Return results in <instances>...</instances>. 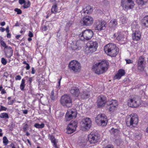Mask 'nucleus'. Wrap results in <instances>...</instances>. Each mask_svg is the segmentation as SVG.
Listing matches in <instances>:
<instances>
[{
    "mask_svg": "<svg viewBox=\"0 0 148 148\" xmlns=\"http://www.w3.org/2000/svg\"><path fill=\"white\" fill-rule=\"evenodd\" d=\"M108 66V63L106 60H99L92 67V71L96 74L99 75L106 71Z\"/></svg>",
    "mask_w": 148,
    "mask_h": 148,
    "instance_id": "nucleus-1",
    "label": "nucleus"
},
{
    "mask_svg": "<svg viewBox=\"0 0 148 148\" xmlns=\"http://www.w3.org/2000/svg\"><path fill=\"white\" fill-rule=\"evenodd\" d=\"M106 53L111 57H115L118 54L119 50L115 45L110 43L106 45L104 48Z\"/></svg>",
    "mask_w": 148,
    "mask_h": 148,
    "instance_id": "nucleus-2",
    "label": "nucleus"
},
{
    "mask_svg": "<svg viewBox=\"0 0 148 148\" xmlns=\"http://www.w3.org/2000/svg\"><path fill=\"white\" fill-rule=\"evenodd\" d=\"M138 117L136 114L132 113L127 116L126 123L129 127H135L138 122Z\"/></svg>",
    "mask_w": 148,
    "mask_h": 148,
    "instance_id": "nucleus-3",
    "label": "nucleus"
},
{
    "mask_svg": "<svg viewBox=\"0 0 148 148\" xmlns=\"http://www.w3.org/2000/svg\"><path fill=\"white\" fill-rule=\"evenodd\" d=\"M93 35V31L91 29H86L83 31L79 35L80 39L82 41L90 39Z\"/></svg>",
    "mask_w": 148,
    "mask_h": 148,
    "instance_id": "nucleus-4",
    "label": "nucleus"
},
{
    "mask_svg": "<svg viewBox=\"0 0 148 148\" xmlns=\"http://www.w3.org/2000/svg\"><path fill=\"white\" fill-rule=\"evenodd\" d=\"M95 121L99 126H106L107 124V117L104 114H99L95 118Z\"/></svg>",
    "mask_w": 148,
    "mask_h": 148,
    "instance_id": "nucleus-5",
    "label": "nucleus"
},
{
    "mask_svg": "<svg viewBox=\"0 0 148 148\" xmlns=\"http://www.w3.org/2000/svg\"><path fill=\"white\" fill-rule=\"evenodd\" d=\"M127 103L129 107L134 108L137 107L140 104L138 97L136 96L131 97L128 100Z\"/></svg>",
    "mask_w": 148,
    "mask_h": 148,
    "instance_id": "nucleus-6",
    "label": "nucleus"
},
{
    "mask_svg": "<svg viewBox=\"0 0 148 148\" xmlns=\"http://www.w3.org/2000/svg\"><path fill=\"white\" fill-rule=\"evenodd\" d=\"M77 110L75 109H69L68 110L65 115L64 121H68L71 120L75 118L77 116Z\"/></svg>",
    "mask_w": 148,
    "mask_h": 148,
    "instance_id": "nucleus-7",
    "label": "nucleus"
},
{
    "mask_svg": "<svg viewBox=\"0 0 148 148\" xmlns=\"http://www.w3.org/2000/svg\"><path fill=\"white\" fill-rule=\"evenodd\" d=\"M87 46L86 49L88 51V53H92L97 50L98 43L96 41H90L87 43Z\"/></svg>",
    "mask_w": 148,
    "mask_h": 148,
    "instance_id": "nucleus-8",
    "label": "nucleus"
},
{
    "mask_svg": "<svg viewBox=\"0 0 148 148\" xmlns=\"http://www.w3.org/2000/svg\"><path fill=\"white\" fill-rule=\"evenodd\" d=\"M61 102L62 105L70 107L72 105V99L71 97L67 95H65L62 97Z\"/></svg>",
    "mask_w": 148,
    "mask_h": 148,
    "instance_id": "nucleus-9",
    "label": "nucleus"
},
{
    "mask_svg": "<svg viewBox=\"0 0 148 148\" xmlns=\"http://www.w3.org/2000/svg\"><path fill=\"white\" fill-rule=\"evenodd\" d=\"M88 140L91 144H95L100 139L99 134L96 132H92L88 135Z\"/></svg>",
    "mask_w": 148,
    "mask_h": 148,
    "instance_id": "nucleus-10",
    "label": "nucleus"
},
{
    "mask_svg": "<svg viewBox=\"0 0 148 148\" xmlns=\"http://www.w3.org/2000/svg\"><path fill=\"white\" fill-rule=\"evenodd\" d=\"M69 66L70 70L75 72L79 71L81 68L80 63L75 60L71 61L69 63Z\"/></svg>",
    "mask_w": 148,
    "mask_h": 148,
    "instance_id": "nucleus-11",
    "label": "nucleus"
},
{
    "mask_svg": "<svg viewBox=\"0 0 148 148\" xmlns=\"http://www.w3.org/2000/svg\"><path fill=\"white\" fill-rule=\"evenodd\" d=\"M121 5L124 10L131 9L134 7V3L132 0H121Z\"/></svg>",
    "mask_w": 148,
    "mask_h": 148,
    "instance_id": "nucleus-12",
    "label": "nucleus"
},
{
    "mask_svg": "<svg viewBox=\"0 0 148 148\" xmlns=\"http://www.w3.org/2000/svg\"><path fill=\"white\" fill-rule=\"evenodd\" d=\"M94 20L92 17L89 16H86L81 19L80 23L83 25L89 26L93 23Z\"/></svg>",
    "mask_w": 148,
    "mask_h": 148,
    "instance_id": "nucleus-13",
    "label": "nucleus"
},
{
    "mask_svg": "<svg viewBox=\"0 0 148 148\" xmlns=\"http://www.w3.org/2000/svg\"><path fill=\"white\" fill-rule=\"evenodd\" d=\"M95 29L99 31L104 30L106 28V23L103 20L98 19L95 21Z\"/></svg>",
    "mask_w": 148,
    "mask_h": 148,
    "instance_id": "nucleus-14",
    "label": "nucleus"
},
{
    "mask_svg": "<svg viewBox=\"0 0 148 148\" xmlns=\"http://www.w3.org/2000/svg\"><path fill=\"white\" fill-rule=\"evenodd\" d=\"M77 124V121H71L67 127V133L70 134L73 132L76 129Z\"/></svg>",
    "mask_w": 148,
    "mask_h": 148,
    "instance_id": "nucleus-15",
    "label": "nucleus"
},
{
    "mask_svg": "<svg viewBox=\"0 0 148 148\" xmlns=\"http://www.w3.org/2000/svg\"><path fill=\"white\" fill-rule=\"evenodd\" d=\"M81 126L85 129H89L91 126L92 122L89 118H86L83 119L81 122Z\"/></svg>",
    "mask_w": 148,
    "mask_h": 148,
    "instance_id": "nucleus-16",
    "label": "nucleus"
},
{
    "mask_svg": "<svg viewBox=\"0 0 148 148\" xmlns=\"http://www.w3.org/2000/svg\"><path fill=\"white\" fill-rule=\"evenodd\" d=\"M118 105L117 101L116 100H109L107 103L108 108L111 111H113Z\"/></svg>",
    "mask_w": 148,
    "mask_h": 148,
    "instance_id": "nucleus-17",
    "label": "nucleus"
},
{
    "mask_svg": "<svg viewBox=\"0 0 148 148\" xmlns=\"http://www.w3.org/2000/svg\"><path fill=\"white\" fill-rule=\"evenodd\" d=\"M106 98L105 96L101 95L98 97L97 103L99 107L104 106L106 102Z\"/></svg>",
    "mask_w": 148,
    "mask_h": 148,
    "instance_id": "nucleus-18",
    "label": "nucleus"
},
{
    "mask_svg": "<svg viewBox=\"0 0 148 148\" xmlns=\"http://www.w3.org/2000/svg\"><path fill=\"white\" fill-rule=\"evenodd\" d=\"M145 63L146 61L145 60V58L142 56H140L138 59L137 63L138 69L140 71L143 70Z\"/></svg>",
    "mask_w": 148,
    "mask_h": 148,
    "instance_id": "nucleus-19",
    "label": "nucleus"
},
{
    "mask_svg": "<svg viewBox=\"0 0 148 148\" xmlns=\"http://www.w3.org/2000/svg\"><path fill=\"white\" fill-rule=\"evenodd\" d=\"M71 94L73 96L77 97L80 95L79 89L77 87H72L70 90Z\"/></svg>",
    "mask_w": 148,
    "mask_h": 148,
    "instance_id": "nucleus-20",
    "label": "nucleus"
},
{
    "mask_svg": "<svg viewBox=\"0 0 148 148\" xmlns=\"http://www.w3.org/2000/svg\"><path fill=\"white\" fill-rule=\"evenodd\" d=\"M141 33L139 31H136L132 34V38L134 40H139L141 38Z\"/></svg>",
    "mask_w": 148,
    "mask_h": 148,
    "instance_id": "nucleus-21",
    "label": "nucleus"
},
{
    "mask_svg": "<svg viewBox=\"0 0 148 148\" xmlns=\"http://www.w3.org/2000/svg\"><path fill=\"white\" fill-rule=\"evenodd\" d=\"M90 92L86 90H83L80 94V96L82 99H86L88 97Z\"/></svg>",
    "mask_w": 148,
    "mask_h": 148,
    "instance_id": "nucleus-22",
    "label": "nucleus"
},
{
    "mask_svg": "<svg viewBox=\"0 0 148 148\" xmlns=\"http://www.w3.org/2000/svg\"><path fill=\"white\" fill-rule=\"evenodd\" d=\"M92 11V9L90 6L88 5L82 11V13H84L87 14H90Z\"/></svg>",
    "mask_w": 148,
    "mask_h": 148,
    "instance_id": "nucleus-23",
    "label": "nucleus"
},
{
    "mask_svg": "<svg viewBox=\"0 0 148 148\" xmlns=\"http://www.w3.org/2000/svg\"><path fill=\"white\" fill-rule=\"evenodd\" d=\"M8 49L5 52V54L7 57L10 58L12 55L13 51L10 47H8Z\"/></svg>",
    "mask_w": 148,
    "mask_h": 148,
    "instance_id": "nucleus-24",
    "label": "nucleus"
},
{
    "mask_svg": "<svg viewBox=\"0 0 148 148\" xmlns=\"http://www.w3.org/2000/svg\"><path fill=\"white\" fill-rule=\"evenodd\" d=\"M110 132L112 135H114V136H117L119 134V131L117 129L112 128L110 130Z\"/></svg>",
    "mask_w": 148,
    "mask_h": 148,
    "instance_id": "nucleus-25",
    "label": "nucleus"
},
{
    "mask_svg": "<svg viewBox=\"0 0 148 148\" xmlns=\"http://www.w3.org/2000/svg\"><path fill=\"white\" fill-rule=\"evenodd\" d=\"M142 24L143 26L148 27V15L144 17Z\"/></svg>",
    "mask_w": 148,
    "mask_h": 148,
    "instance_id": "nucleus-26",
    "label": "nucleus"
},
{
    "mask_svg": "<svg viewBox=\"0 0 148 148\" xmlns=\"http://www.w3.org/2000/svg\"><path fill=\"white\" fill-rule=\"evenodd\" d=\"M25 80L24 79H22L21 84L20 85V89L22 91H24L25 90L24 88L25 86Z\"/></svg>",
    "mask_w": 148,
    "mask_h": 148,
    "instance_id": "nucleus-27",
    "label": "nucleus"
},
{
    "mask_svg": "<svg viewBox=\"0 0 148 148\" xmlns=\"http://www.w3.org/2000/svg\"><path fill=\"white\" fill-rule=\"evenodd\" d=\"M117 36L116 39L118 41H122L123 40V36L122 34L121 33H118L117 34Z\"/></svg>",
    "mask_w": 148,
    "mask_h": 148,
    "instance_id": "nucleus-28",
    "label": "nucleus"
},
{
    "mask_svg": "<svg viewBox=\"0 0 148 148\" xmlns=\"http://www.w3.org/2000/svg\"><path fill=\"white\" fill-rule=\"evenodd\" d=\"M58 12V8L56 4L52 6L51 10V12L52 13H56Z\"/></svg>",
    "mask_w": 148,
    "mask_h": 148,
    "instance_id": "nucleus-29",
    "label": "nucleus"
},
{
    "mask_svg": "<svg viewBox=\"0 0 148 148\" xmlns=\"http://www.w3.org/2000/svg\"><path fill=\"white\" fill-rule=\"evenodd\" d=\"M117 25V22L115 20H112L109 23V25L111 27H115Z\"/></svg>",
    "mask_w": 148,
    "mask_h": 148,
    "instance_id": "nucleus-30",
    "label": "nucleus"
},
{
    "mask_svg": "<svg viewBox=\"0 0 148 148\" xmlns=\"http://www.w3.org/2000/svg\"><path fill=\"white\" fill-rule=\"evenodd\" d=\"M45 124L43 123H42L40 124L38 123H36L34 125V126L38 129L43 128L44 127Z\"/></svg>",
    "mask_w": 148,
    "mask_h": 148,
    "instance_id": "nucleus-31",
    "label": "nucleus"
},
{
    "mask_svg": "<svg viewBox=\"0 0 148 148\" xmlns=\"http://www.w3.org/2000/svg\"><path fill=\"white\" fill-rule=\"evenodd\" d=\"M147 0H136V3L140 5H143L147 2Z\"/></svg>",
    "mask_w": 148,
    "mask_h": 148,
    "instance_id": "nucleus-32",
    "label": "nucleus"
},
{
    "mask_svg": "<svg viewBox=\"0 0 148 148\" xmlns=\"http://www.w3.org/2000/svg\"><path fill=\"white\" fill-rule=\"evenodd\" d=\"M57 95V92L55 93L54 90H53L51 91V94L50 97L51 99L53 100H54L56 98Z\"/></svg>",
    "mask_w": 148,
    "mask_h": 148,
    "instance_id": "nucleus-33",
    "label": "nucleus"
},
{
    "mask_svg": "<svg viewBox=\"0 0 148 148\" xmlns=\"http://www.w3.org/2000/svg\"><path fill=\"white\" fill-rule=\"evenodd\" d=\"M0 117L1 118L8 119L9 118L8 114L6 113H1L0 115Z\"/></svg>",
    "mask_w": 148,
    "mask_h": 148,
    "instance_id": "nucleus-34",
    "label": "nucleus"
},
{
    "mask_svg": "<svg viewBox=\"0 0 148 148\" xmlns=\"http://www.w3.org/2000/svg\"><path fill=\"white\" fill-rule=\"evenodd\" d=\"M30 2L29 1H28L27 2H26L25 1L23 6V7L24 8H28L30 7Z\"/></svg>",
    "mask_w": 148,
    "mask_h": 148,
    "instance_id": "nucleus-35",
    "label": "nucleus"
},
{
    "mask_svg": "<svg viewBox=\"0 0 148 148\" xmlns=\"http://www.w3.org/2000/svg\"><path fill=\"white\" fill-rule=\"evenodd\" d=\"M73 23L72 21H69L67 22L66 25V30H67L70 27Z\"/></svg>",
    "mask_w": 148,
    "mask_h": 148,
    "instance_id": "nucleus-36",
    "label": "nucleus"
},
{
    "mask_svg": "<svg viewBox=\"0 0 148 148\" xmlns=\"http://www.w3.org/2000/svg\"><path fill=\"white\" fill-rule=\"evenodd\" d=\"M3 143L5 145H7L8 143V140L5 136H4L3 138Z\"/></svg>",
    "mask_w": 148,
    "mask_h": 148,
    "instance_id": "nucleus-37",
    "label": "nucleus"
},
{
    "mask_svg": "<svg viewBox=\"0 0 148 148\" xmlns=\"http://www.w3.org/2000/svg\"><path fill=\"white\" fill-rule=\"evenodd\" d=\"M122 76L119 74L118 73H117L114 76V79H120L121 78Z\"/></svg>",
    "mask_w": 148,
    "mask_h": 148,
    "instance_id": "nucleus-38",
    "label": "nucleus"
},
{
    "mask_svg": "<svg viewBox=\"0 0 148 148\" xmlns=\"http://www.w3.org/2000/svg\"><path fill=\"white\" fill-rule=\"evenodd\" d=\"M1 45L3 47H4L5 48H8V47L6 44L3 41H1L0 42Z\"/></svg>",
    "mask_w": 148,
    "mask_h": 148,
    "instance_id": "nucleus-39",
    "label": "nucleus"
},
{
    "mask_svg": "<svg viewBox=\"0 0 148 148\" xmlns=\"http://www.w3.org/2000/svg\"><path fill=\"white\" fill-rule=\"evenodd\" d=\"M118 73L122 76H123L125 74V71L123 69H120L118 71Z\"/></svg>",
    "mask_w": 148,
    "mask_h": 148,
    "instance_id": "nucleus-40",
    "label": "nucleus"
},
{
    "mask_svg": "<svg viewBox=\"0 0 148 148\" xmlns=\"http://www.w3.org/2000/svg\"><path fill=\"white\" fill-rule=\"evenodd\" d=\"M1 62L3 65H5L7 63V61L4 58H1Z\"/></svg>",
    "mask_w": 148,
    "mask_h": 148,
    "instance_id": "nucleus-41",
    "label": "nucleus"
},
{
    "mask_svg": "<svg viewBox=\"0 0 148 148\" xmlns=\"http://www.w3.org/2000/svg\"><path fill=\"white\" fill-rule=\"evenodd\" d=\"M14 10L17 12V14H21L22 13V11L21 10L17 8H15Z\"/></svg>",
    "mask_w": 148,
    "mask_h": 148,
    "instance_id": "nucleus-42",
    "label": "nucleus"
},
{
    "mask_svg": "<svg viewBox=\"0 0 148 148\" xmlns=\"http://www.w3.org/2000/svg\"><path fill=\"white\" fill-rule=\"evenodd\" d=\"M50 139L51 142L53 143V144H54V143H56V140L53 136H51Z\"/></svg>",
    "mask_w": 148,
    "mask_h": 148,
    "instance_id": "nucleus-43",
    "label": "nucleus"
},
{
    "mask_svg": "<svg viewBox=\"0 0 148 148\" xmlns=\"http://www.w3.org/2000/svg\"><path fill=\"white\" fill-rule=\"evenodd\" d=\"M33 77H31L29 78L28 80L27 81V82L29 83V84L30 86L31 85L32 82L33 80Z\"/></svg>",
    "mask_w": 148,
    "mask_h": 148,
    "instance_id": "nucleus-44",
    "label": "nucleus"
},
{
    "mask_svg": "<svg viewBox=\"0 0 148 148\" xmlns=\"http://www.w3.org/2000/svg\"><path fill=\"white\" fill-rule=\"evenodd\" d=\"M9 74L7 72H5L4 73L3 75V77L4 79L7 78L8 76H9Z\"/></svg>",
    "mask_w": 148,
    "mask_h": 148,
    "instance_id": "nucleus-45",
    "label": "nucleus"
},
{
    "mask_svg": "<svg viewBox=\"0 0 148 148\" xmlns=\"http://www.w3.org/2000/svg\"><path fill=\"white\" fill-rule=\"evenodd\" d=\"M7 109V108L2 106H1V108H0V112L2 110L6 111Z\"/></svg>",
    "mask_w": 148,
    "mask_h": 148,
    "instance_id": "nucleus-46",
    "label": "nucleus"
},
{
    "mask_svg": "<svg viewBox=\"0 0 148 148\" xmlns=\"http://www.w3.org/2000/svg\"><path fill=\"white\" fill-rule=\"evenodd\" d=\"M62 78V77H61L60 79H59L58 81V85L57 86V88H58L59 89L60 88L61 80Z\"/></svg>",
    "mask_w": 148,
    "mask_h": 148,
    "instance_id": "nucleus-47",
    "label": "nucleus"
},
{
    "mask_svg": "<svg viewBox=\"0 0 148 148\" xmlns=\"http://www.w3.org/2000/svg\"><path fill=\"white\" fill-rule=\"evenodd\" d=\"M125 61L126 62V63L127 64H130V63H132L133 61L132 60H131L130 59H126Z\"/></svg>",
    "mask_w": 148,
    "mask_h": 148,
    "instance_id": "nucleus-48",
    "label": "nucleus"
},
{
    "mask_svg": "<svg viewBox=\"0 0 148 148\" xmlns=\"http://www.w3.org/2000/svg\"><path fill=\"white\" fill-rule=\"evenodd\" d=\"M28 128V125L26 124L23 127V129L24 131H26Z\"/></svg>",
    "mask_w": 148,
    "mask_h": 148,
    "instance_id": "nucleus-49",
    "label": "nucleus"
},
{
    "mask_svg": "<svg viewBox=\"0 0 148 148\" xmlns=\"http://www.w3.org/2000/svg\"><path fill=\"white\" fill-rule=\"evenodd\" d=\"M25 0H19V3L21 5H22L25 3Z\"/></svg>",
    "mask_w": 148,
    "mask_h": 148,
    "instance_id": "nucleus-50",
    "label": "nucleus"
},
{
    "mask_svg": "<svg viewBox=\"0 0 148 148\" xmlns=\"http://www.w3.org/2000/svg\"><path fill=\"white\" fill-rule=\"evenodd\" d=\"M28 36L30 37H32L33 36V34L31 31H29Z\"/></svg>",
    "mask_w": 148,
    "mask_h": 148,
    "instance_id": "nucleus-51",
    "label": "nucleus"
},
{
    "mask_svg": "<svg viewBox=\"0 0 148 148\" xmlns=\"http://www.w3.org/2000/svg\"><path fill=\"white\" fill-rule=\"evenodd\" d=\"M15 79L16 80H20L21 79V77L19 75H18L16 77Z\"/></svg>",
    "mask_w": 148,
    "mask_h": 148,
    "instance_id": "nucleus-52",
    "label": "nucleus"
},
{
    "mask_svg": "<svg viewBox=\"0 0 148 148\" xmlns=\"http://www.w3.org/2000/svg\"><path fill=\"white\" fill-rule=\"evenodd\" d=\"M47 26L45 25H44V27H42V30L43 31H45L47 30Z\"/></svg>",
    "mask_w": 148,
    "mask_h": 148,
    "instance_id": "nucleus-53",
    "label": "nucleus"
},
{
    "mask_svg": "<svg viewBox=\"0 0 148 148\" xmlns=\"http://www.w3.org/2000/svg\"><path fill=\"white\" fill-rule=\"evenodd\" d=\"M14 102V100H12L8 102V104L10 105H12Z\"/></svg>",
    "mask_w": 148,
    "mask_h": 148,
    "instance_id": "nucleus-54",
    "label": "nucleus"
},
{
    "mask_svg": "<svg viewBox=\"0 0 148 148\" xmlns=\"http://www.w3.org/2000/svg\"><path fill=\"white\" fill-rule=\"evenodd\" d=\"M6 93V92L4 89H2L1 91V94H3Z\"/></svg>",
    "mask_w": 148,
    "mask_h": 148,
    "instance_id": "nucleus-55",
    "label": "nucleus"
},
{
    "mask_svg": "<svg viewBox=\"0 0 148 148\" xmlns=\"http://www.w3.org/2000/svg\"><path fill=\"white\" fill-rule=\"evenodd\" d=\"M30 68V66H29V64H27L26 67V70H28Z\"/></svg>",
    "mask_w": 148,
    "mask_h": 148,
    "instance_id": "nucleus-56",
    "label": "nucleus"
},
{
    "mask_svg": "<svg viewBox=\"0 0 148 148\" xmlns=\"http://www.w3.org/2000/svg\"><path fill=\"white\" fill-rule=\"evenodd\" d=\"M72 48L73 50H75L77 49V47L76 45H73L72 46Z\"/></svg>",
    "mask_w": 148,
    "mask_h": 148,
    "instance_id": "nucleus-57",
    "label": "nucleus"
},
{
    "mask_svg": "<svg viewBox=\"0 0 148 148\" xmlns=\"http://www.w3.org/2000/svg\"><path fill=\"white\" fill-rule=\"evenodd\" d=\"M35 73L34 68L33 67L32 68V71L31 73L32 74H34Z\"/></svg>",
    "mask_w": 148,
    "mask_h": 148,
    "instance_id": "nucleus-58",
    "label": "nucleus"
},
{
    "mask_svg": "<svg viewBox=\"0 0 148 148\" xmlns=\"http://www.w3.org/2000/svg\"><path fill=\"white\" fill-rule=\"evenodd\" d=\"M5 30V29L2 27H0V30L2 32H3Z\"/></svg>",
    "mask_w": 148,
    "mask_h": 148,
    "instance_id": "nucleus-59",
    "label": "nucleus"
},
{
    "mask_svg": "<svg viewBox=\"0 0 148 148\" xmlns=\"http://www.w3.org/2000/svg\"><path fill=\"white\" fill-rule=\"evenodd\" d=\"M23 113L25 114H27L28 113V110H23Z\"/></svg>",
    "mask_w": 148,
    "mask_h": 148,
    "instance_id": "nucleus-60",
    "label": "nucleus"
},
{
    "mask_svg": "<svg viewBox=\"0 0 148 148\" xmlns=\"http://www.w3.org/2000/svg\"><path fill=\"white\" fill-rule=\"evenodd\" d=\"M6 30V32L8 33L9 32V27L8 26H7V27L6 28V29H5Z\"/></svg>",
    "mask_w": 148,
    "mask_h": 148,
    "instance_id": "nucleus-61",
    "label": "nucleus"
},
{
    "mask_svg": "<svg viewBox=\"0 0 148 148\" xmlns=\"http://www.w3.org/2000/svg\"><path fill=\"white\" fill-rule=\"evenodd\" d=\"M1 25L2 26H3L5 25V22L4 21L1 22L0 23Z\"/></svg>",
    "mask_w": 148,
    "mask_h": 148,
    "instance_id": "nucleus-62",
    "label": "nucleus"
},
{
    "mask_svg": "<svg viewBox=\"0 0 148 148\" xmlns=\"http://www.w3.org/2000/svg\"><path fill=\"white\" fill-rule=\"evenodd\" d=\"M105 148H114L112 146H111L110 145H108L106 146Z\"/></svg>",
    "mask_w": 148,
    "mask_h": 148,
    "instance_id": "nucleus-63",
    "label": "nucleus"
},
{
    "mask_svg": "<svg viewBox=\"0 0 148 148\" xmlns=\"http://www.w3.org/2000/svg\"><path fill=\"white\" fill-rule=\"evenodd\" d=\"M7 36L8 38H10L11 37V34L8 32V33Z\"/></svg>",
    "mask_w": 148,
    "mask_h": 148,
    "instance_id": "nucleus-64",
    "label": "nucleus"
}]
</instances>
